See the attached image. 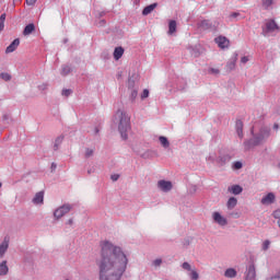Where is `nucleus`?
<instances>
[{"instance_id": "nucleus-9", "label": "nucleus", "mask_w": 280, "mask_h": 280, "mask_svg": "<svg viewBox=\"0 0 280 280\" xmlns=\"http://www.w3.org/2000/svg\"><path fill=\"white\" fill-rule=\"evenodd\" d=\"M257 271L255 270V265L250 264L245 270V280H256Z\"/></svg>"}, {"instance_id": "nucleus-45", "label": "nucleus", "mask_w": 280, "mask_h": 280, "mask_svg": "<svg viewBox=\"0 0 280 280\" xmlns=\"http://www.w3.org/2000/svg\"><path fill=\"white\" fill-rule=\"evenodd\" d=\"M57 167H58V164H56L55 162H52V163H51V166H50L51 172H56Z\"/></svg>"}, {"instance_id": "nucleus-32", "label": "nucleus", "mask_w": 280, "mask_h": 280, "mask_svg": "<svg viewBox=\"0 0 280 280\" xmlns=\"http://www.w3.org/2000/svg\"><path fill=\"white\" fill-rule=\"evenodd\" d=\"M69 73H71V67L62 66L61 67V75H69Z\"/></svg>"}, {"instance_id": "nucleus-10", "label": "nucleus", "mask_w": 280, "mask_h": 280, "mask_svg": "<svg viewBox=\"0 0 280 280\" xmlns=\"http://www.w3.org/2000/svg\"><path fill=\"white\" fill-rule=\"evenodd\" d=\"M212 218L214 222L219 224V226H226V224H229V221L226 220V218L222 217L220 212H213Z\"/></svg>"}, {"instance_id": "nucleus-59", "label": "nucleus", "mask_w": 280, "mask_h": 280, "mask_svg": "<svg viewBox=\"0 0 280 280\" xmlns=\"http://www.w3.org/2000/svg\"><path fill=\"white\" fill-rule=\"evenodd\" d=\"M100 16H104V12H102V13L100 14Z\"/></svg>"}, {"instance_id": "nucleus-55", "label": "nucleus", "mask_w": 280, "mask_h": 280, "mask_svg": "<svg viewBox=\"0 0 280 280\" xmlns=\"http://www.w3.org/2000/svg\"><path fill=\"white\" fill-rule=\"evenodd\" d=\"M67 224H69L71 226L73 224V219H69Z\"/></svg>"}, {"instance_id": "nucleus-46", "label": "nucleus", "mask_w": 280, "mask_h": 280, "mask_svg": "<svg viewBox=\"0 0 280 280\" xmlns=\"http://www.w3.org/2000/svg\"><path fill=\"white\" fill-rule=\"evenodd\" d=\"M4 27H5V22L0 20V32H3Z\"/></svg>"}, {"instance_id": "nucleus-40", "label": "nucleus", "mask_w": 280, "mask_h": 280, "mask_svg": "<svg viewBox=\"0 0 280 280\" xmlns=\"http://www.w3.org/2000/svg\"><path fill=\"white\" fill-rule=\"evenodd\" d=\"M209 73H211L212 75H218L220 73V69L218 68H210L208 70Z\"/></svg>"}, {"instance_id": "nucleus-34", "label": "nucleus", "mask_w": 280, "mask_h": 280, "mask_svg": "<svg viewBox=\"0 0 280 280\" xmlns=\"http://www.w3.org/2000/svg\"><path fill=\"white\" fill-rule=\"evenodd\" d=\"M269 249H270V241L266 240V241L262 242L261 250L266 252V250H269Z\"/></svg>"}, {"instance_id": "nucleus-31", "label": "nucleus", "mask_w": 280, "mask_h": 280, "mask_svg": "<svg viewBox=\"0 0 280 280\" xmlns=\"http://www.w3.org/2000/svg\"><path fill=\"white\" fill-rule=\"evenodd\" d=\"M0 78L1 80H4V82H10V80H12V75L8 72H1Z\"/></svg>"}, {"instance_id": "nucleus-18", "label": "nucleus", "mask_w": 280, "mask_h": 280, "mask_svg": "<svg viewBox=\"0 0 280 280\" xmlns=\"http://www.w3.org/2000/svg\"><path fill=\"white\" fill-rule=\"evenodd\" d=\"M10 272V268L8 267V260H2L0 262V277H5Z\"/></svg>"}, {"instance_id": "nucleus-3", "label": "nucleus", "mask_w": 280, "mask_h": 280, "mask_svg": "<svg viewBox=\"0 0 280 280\" xmlns=\"http://www.w3.org/2000/svg\"><path fill=\"white\" fill-rule=\"evenodd\" d=\"M114 124L118 127L120 137L124 141L128 139V132H130V116L126 110L118 109L114 115Z\"/></svg>"}, {"instance_id": "nucleus-22", "label": "nucleus", "mask_w": 280, "mask_h": 280, "mask_svg": "<svg viewBox=\"0 0 280 280\" xmlns=\"http://www.w3.org/2000/svg\"><path fill=\"white\" fill-rule=\"evenodd\" d=\"M35 30H36V26L34 25V23H31L24 27L23 35L30 36V34H32Z\"/></svg>"}, {"instance_id": "nucleus-29", "label": "nucleus", "mask_w": 280, "mask_h": 280, "mask_svg": "<svg viewBox=\"0 0 280 280\" xmlns=\"http://www.w3.org/2000/svg\"><path fill=\"white\" fill-rule=\"evenodd\" d=\"M63 139H65V137L60 136L55 140L54 150H58V148H60V145H62Z\"/></svg>"}, {"instance_id": "nucleus-58", "label": "nucleus", "mask_w": 280, "mask_h": 280, "mask_svg": "<svg viewBox=\"0 0 280 280\" xmlns=\"http://www.w3.org/2000/svg\"><path fill=\"white\" fill-rule=\"evenodd\" d=\"M129 86H132V81L131 80H129Z\"/></svg>"}, {"instance_id": "nucleus-43", "label": "nucleus", "mask_w": 280, "mask_h": 280, "mask_svg": "<svg viewBox=\"0 0 280 280\" xmlns=\"http://www.w3.org/2000/svg\"><path fill=\"white\" fill-rule=\"evenodd\" d=\"M272 215H273L275 220L279 221L280 220V208L277 209L276 211H273Z\"/></svg>"}, {"instance_id": "nucleus-6", "label": "nucleus", "mask_w": 280, "mask_h": 280, "mask_svg": "<svg viewBox=\"0 0 280 280\" xmlns=\"http://www.w3.org/2000/svg\"><path fill=\"white\" fill-rule=\"evenodd\" d=\"M158 188L160 191H163L164 194H168L171 189H174V185L170 180L160 179L158 182Z\"/></svg>"}, {"instance_id": "nucleus-53", "label": "nucleus", "mask_w": 280, "mask_h": 280, "mask_svg": "<svg viewBox=\"0 0 280 280\" xmlns=\"http://www.w3.org/2000/svg\"><path fill=\"white\" fill-rule=\"evenodd\" d=\"M100 133V128L95 127L94 128V135H98Z\"/></svg>"}, {"instance_id": "nucleus-21", "label": "nucleus", "mask_w": 280, "mask_h": 280, "mask_svg": "<svg viewBox=\"0 0 280 280\" xmlns=\"http://www.w3.org/2000/svg\"><path fill=\"white\" fill-rule=\"evenodd\" d=\"M224 277L228 279H235L237 277V271L233 268H229L225 270Z\"/></svg>"}, {"instance_id": "nucleus-30", "label": "nucleus", "mask_w": 280, "mask_h": 280, "mask_svg": "<svg viewBox=\"0 0 280 280\" xmlns=\"http://www.w3.org/2000/svg\"><path fill=\"white\" fill-rule=\"evenodd\" d=\"M93 154H95V149L94 148H86L85 149L84 156L86 159H91V156H93Z\"/></svg>"}, {"instance_id": "nucleus-57", "label": "nucleus", "mask_w": 280, "mask_h": 280, "mask_svg": "<svg viewBox=\"0 0 280 280\" xmlns=\"http://www.w3.org/2000/svg\"><path fill=\"white\" fill-rule=\"evenodd\" d=\"M88 174H93V170H89V171H88Z\"/></svg>"}, {"instance_id": "nucleus-60", "label": "nucleus", "mask_w": 280, "mask_h": 280, "mask_svg": "<svg viewBox=\"0 0 280 280\" xmlns=\"http://www.w3.org/2000/svg\"><path fill=\"white\" fill-rule=\"evenodd\" d=\"M1 187H3V184H1V182H0V189H1Z\"/></svg>"}, {"instance_id": "nucleus-1", "label": "nucleus", "mask_w": 280, "mask_h": 280, "mask_svg": "<svg viewBox=\"0 0 280 280\" xmlns=\"http://www.w3.org/2000/svg\"><path fill=\"white\" fill-rule=\"evenodd\" d=\"M97 267L98 280H121L128 268V256L120 246L105 241Z\"/></svg>"}, {"instance_id": "nucleus-20", "label": "nucleus", "mask_w": 280, "mask_h": 280, "mask_svg": "<svg viewBox=\"0 0 280 280\" xmlns=\"http://www.w3.org/2000/svg\"><path fill=\"white\" fill-rule=\"evenodd\" d=\"M121 56H124V47L119 46L114 49V60L121 59Z\"/></svg>"}, {"instance_id": "nucleus-54", "label": "nucleus", "mask_w": 280, "mask_h": 280, "mask_svg": "<svg viewBox=\"0 0 280 280\" xmlns=\"http://www.w3.org/2000/svg\"><path fill=\"white\" fill-rule=\"evenodd\" d=\"M196 186H192V188L189 190L191 194H196Z\"/></svg>"}, {"instance_id": "nucleus-25", "label": "nucleus", "mask_w": 280, "mask_h": 280, "mask_svg": "<svg viewBox=\"0 0 280 280\" xmlns=\"http://www.w3.org/2000/svg\"><path fill=\"white\" fill-rule=\"evenodd\" d=\"M188 277H189L190 280H198V279H200V275L198 273L196 268H194L192 270L189 271Z\"/></svg>"}, {"instance_id": "nucleus-23", "label": "nucleus", "mask_w": 280, "mask_h": 280, "mask_svg": "<svg viewBox=\"0 0 280 280\" xmlns=\"http://www.w3.org/2000/svg\"><path fill=\"white\" fill-rule=\"evenodd\" d=\"M230 161H231V155H229V154L220 155L218 158L219 165H226V163H229Z\"/></svg>"}, {"instance_id": "nucleus-24", "label": "nucleus", "mask_w": 280, "mask_h": 280, "mask_svg": "<svg viewBox=\"0 0 280 280\" xmlns=\"http://www.w3.org/2000/svg\"><path fill=\"white\" fill-rule=\"evenodd\" d=\"M151 266L153 267V269L160 270L161 266H163V258H155L154 260H152Z\"/></svg>"}, {"instance_id": "nucleus-13", "label": "nucleus", "mask_w": 280, "mask_h": 280, "mask_svg": "<svg viewBox=\"0 0 280 280\" xmlns=\"http://www.w3.org/2000/svg\"><path fill=\"white\" fill-rule=\"evenodd\" d=\"M276 200L275 192H268L265 197L261 198L260 202L261 205H272Z\"/></svg>"}, {"instance_id": "nucleus-44", "label": "nucleus", "mask_w": 280, "mask_h": 280, "mask_svg": "<svg viewBox=\"0 0 280 280\" xmlns=\"http://www.w3.org/2000/svg\"><path fill=\"white\" fill-rule=\"evenodd\" d=\"M112 180L115 183L117 180H119V175L118 174H114L110 176Z\"/></svg>"}, {"instance_id": "nucleus-50", "label": "nucleus", "mask_w": 280, "mask_h": 280, "mask_svg": "<svg viewBox=\"0 0 280 280\" xmlns=\"http://www.w3.org/2000/svg\"><path fill=\"white\" fill-rule=\"evenodd\" d=\"M237 16H240V13L237 12H234L231 14V19H237Z\"/></svg>"}, {"instance_id": "nucleus-51", "label": "nucleus", "mask_w": 280, "mask_h": 280, "mask_svg": "<svg viewBox=\"0 0 280 280\" xmlns=\"http://www.w3.org/2000/svg\"><path fill=\"white\" fill-rule=\"evenodd\" d=\"M267 280H280V276H273V277H271V278H269Z\"/></svg>"}, {"instance_id": "nucleus-39", "label": "nucleus", "mask_w": 280, "mask_h": 280, "mask_svg": "<svg viewBox=\"0 0 280 280\" xmlns=\"http://www.w3.org/2000/svg\"><path fill=\"white\" fill-rule=\"evenodd\" d=\"M2 120L5 121V124H10L11 118L9 113H3L2 114Z\"/></svg>"}, {"instance_id": "nucleus-14", "label": "nucleus", "mask_w": 280, "mask_h": 280, "mask_svg": "<svg viewBox=\"0 0 280 280\" xmlns=\"http://www.w3.org/2000/svg\"><path fill=\"white\" fill-rule=\"evenodd\" d=\"M19 45H21V39L15 38L5 49V54H12L16 51Z\"/></svg>"}, {"instance_id": "nucleus-5", "label": "nucleus", "mask_w": 280, "mask_h": 280, "mask_svg": "<svg viewBox=\"0 0 280 280\" xmlns=\"http://www.w3.org/2000/svg\"><path fill=\"white\" fill-rule=\"evenodd\" d=\"M272 32H279V25L275 20H268L266 26L262 28L264 36H269Z\"/></svg>"}, {"instance_id": "nucleus-35", "label": "nucleus", "mask_w": 280, "mask_h": 280, "mask_svg": "<svg viewBox=\"0 0 280 280\" xmlns=\"http://www.w3.org/2000/svg\"><path fill=\"white\" fill-rule=\"evenodd\" d=\"M273 3V0H262V8H265V10H268V8H270Z\"/></svg>"}, {"instance_id": "nucleus-15", "label": "nucleus", "mask_w": 280, "mask_h": 280, "mask_svg": "<svg viewBox=\"0 0 280 280\" xmlns=\"http://www.w3.org/2000/svg\"><path fill=\"white\" fill-rule=\"evenodd\" d=\"M156 8H159V3H156V2L147 5V7L142 10V16H148V14H152V12H154V10H156Z\"/></svg>"}, {"instance_id": "nucleus-49", "label": "nucleus", "mask_w": 280, "mask_h": 280, "mask_svg": "<svg viewBox=\"0 0 280 280\" xmlns=\"http://www.w3.org/2000/svg\"><path fill=\"white\" fill-rule=\"evenodd\" d=\"M104 25H106V20H101L98 22V27H104Z\"/></svg>"}, {"instance_id": "nucleus-36", "label": "nucleus", "mask_w": 280, "mask_h": 280, "mask_svg": "<svg viewBox=\"0 0 280 280\" xmlns=\"http://www.w3.org/2000/svg\"><path fill=\"white\" fill-rule=\"evenodd\" d=\"M37 89L38 91H47L49 89V83H39Z\"/></svg>"}, {"instance_id": "nucleus-2", "label": "nucleus", "mask_w": 280, "mask_h": 280, "mask_svg": "<svg viewBox=\"0 0 280 280\" xmlns=\"http://www.w3.org/2000/svg\"><path fill=\"white\" fill-rule=\"evenodd\" d=\"M250 135L253 138L245 140L243 143L245 150H253V148L261 145L264 141H268L270 138V127H261L257 133H255V128H252Z\"/></svg>"}, {"instance_id": "nucleus-52", "label": "nucleus", "mask_w": 280, "mask_h": 280, "mask_svg": "<svg viewBox=\"0 0 280 280\" xmlns=\"http://www.w3.org/2000/svg\"><path fill=\"white\" fill-rule=\"evenodd\" d=\"M5 18H7L5 13H2V14L0 15V21H4V22H5Z\"/></svg>"}, {"instance_id": "nucleus-41", "label": "nucleus", "mask_w": 280, "mask_h": 280, "mask_svg": "<svg viewBox=\"0 0 280 280\" xmlns=\"http://www.w3.org/2000/svg\"><path fill=\"white\" fill-rule=\"evenodd\" d=\"M147 97H150V91L145 89L141 94V100H145Z\"/></svg>"}, {"instance_id": "nucleus-42", "label": "nucleus", "mask_w": 280, "mask_h": 280, "mask_svg": "<svg viewBox=\"0 0 280 280\" xmlns=\"http://www.w3.org/2000/svg\"><path fill=\"white\" fill-rule=\"evenodd\" d=\"M138 92L137 90H132L130 94L131 102H135L137 100Z\"/></svg>"}, {"instance_id": "nucleus-48", "label": "nucleus", "mask_w": 280, "mask_h": 280, "mask_svg": "<svg viewBox=\"0 0 280 280\" xmlns=\"http://www.w3.org/2000/svg\"><path fill=\"white\" fill-rule=\"evenodd\" d=\"M241 62L242 65H246V62H248V57L247 56L242 57Z\"/></svg>"}, {"instance_id": "nucleus-11", "label": "nucleus", "mask_w": 280, "mask_h": 280, "mask_svg": "<svg viewBox=\"0 0 280 280\" xmlns=\"http://www.w3.org/2000/svg\"><path fill=\"white\" fill-rule=\"evenodd\" d=\"M214 43H217L218 47H220V49H226L230 45L229 38H226L225 36H218L214 39Z\"/></svg>"}, {"instance_id": "nucleus-7", "label": "nucleus", "mask_w": 280, "mask_h": 280, "mask_svg": "<svg viewBox=\"0 0 280 280\" xmlns=\"http://www.w3.org/2000/svg\"><path fill=\"white\" fill-rule=\"evenodd\" d=\"M8 248H10V236H4L3 241L0 243V259L5 257Z\"/></svg>"}, {"instance_id": "nucleus-47", "label": "nucleus", "mask_w": 280, "mask_h": 280, "mask_svg": "<svg viewBox=\"0 0 280 280\" xmlns=\"http://www.w3.org/2000/svg\"><path fill=\"white\" fill-rule=\"evenodd\" d=\"M26 4L27 5H35L36 4V0H26Z\"/></svg>"}, {"instance_id": "nucleus-33", "label": "nucleus", "mask_w": 280, "mask_h": 280, "mask_svg": "<svg viewBox=\"0 0 280 280\" xmlns=\"http://www.w3.org/2000/svg\"><path fill=\"white\" fill-rule=\"evenodd\" d=\"M182 268L183 270H185L186 272H190V270H192L194 268L191 267V264L185 261L182 264Z\"/></svg>"}, {"instance_id": "nucleus-28", "label": "nucleus", "mask_w": 280, "mask_h": 280, "mask_svg": "<svg viewBox=\"0 0 280 280\" xmlns=\"http://www.w3.org/2000/svg\"><path fill=\"white\" fill-rule=\"evenodd\" d=\"M159 141H160L161 145H163L164 148H170V140H167V137L161 136L159 138Z\"/></svg>"}, {"instance_id": "nucleus-8", "label": "nucleus", "mask_w": 280, "mask_h": 280, "mask_svg": "<svg viewBox=\"0 0 280 280\" xmlns=\"http://www.w3.org/2000/svg\"><path fill=\"white\" fill-rule=\"evenodd\" d=\"M33 205L36 207H43L45 205V191H38L32 199Z\"/></svg>"}, {"instance_id": "nucleus-38", "label": "nucleus", "mask_w": 280, "mask_h": 280, "mask_svg": "<svg viewBox=\"0 0 280 280\" xmlns=\"http://www.w3.org/2000/svg\"><path fill=\"white\" fill-rule=\"evenodd\" d=\"M71 93H73V91L71 89H65L61 91V95L63 97H69V95H71Z\"/></svg>"}, {"instance_id": "nucleus-37", "label": "nucleus", "mask_w": 280, "mask_h": 280, "mask_svg": "<svg viewBox=\"0 0 280 280\" xmlns=\"http://www.w3.org/2000/svg\"><path fill=\"white\" fill-rule=\"evenodd\" d=\"M233 170H242L244 167V164L241 161H236L232 165Z\"/></svg>"}, {"instance_id": "nucleus-19", "label": "nucleus", "mask_w": 280, "mask_h": 280, "mask_svg": "<svg viewBox=\"0 0 280 280\" xmlns=\"http://www.w3.org/2000/svg\"><path fill=\"white\" fill-rule=\"evenodd\" d=\"M234 207H237V198L230 197L226 202V208L229 209V211H233Z\"/></svg>"}, {"instance_id": "nucleus-27", "label": "nucleus", "mask_w": 280, "mask_h": 280, "mask_svg": "<svg viewBox=\"0 0 280 280\" xmlns=\"http://www.w3.org/2000/svg\"><path fill=\"white\" fill-rule=\"evenodd\" d=\"M176 32V21L171 20L168 23V34L172 35Z\"/></svg>"}, {"instance_id": "nucleus-56", "label": "nucleus", "mask_w": 280, "mask_h": 280, "mask_svg": "<svg viewBox=\"0 0 280 280\" xmlns=\"http://www.w3.org/2000/svg\"><path fill=\"white\" fill-rule=\"evenodd\" d=\"M273 130H279V124L273 125Z\"/></svg>"}, {"instance_id": "nucleus-26", "label": "nucleus", "mask_w": 280, "mask_h": 280, "mask_svg": "<svg viewBox=\"0 0 280 280\" xmlns=\"http://www.w3.org/2000/svg\"><path fill=\"white\" fill-rule=\"evenodd\" d=\"M200 27H201V30H211V27H212L211 21H209V20L201 21Z\"/></svg>"}, {"instance_id": "nucleus-12", "label": "nucleus", "mask_w": 280, "mask_h": 280, "mask_svg": "<svg viewBox=\"0 0 280 280\" xmlns=\"http://www.w3.org/2000/svg\"><path fill=\"white\" fill-rule=\"evenodd\" d=\"M236 135L240 139H244V122L240 119L235 122Z\"/></svg>"}, {"instance_id": "nucleus-4", "label": "nucleus", "mask_w": 280, "mask_h": 280, "mask_svg": "<svg viewBox=\"0 0 280 280\" xmlns=\"http://www.w3.org/2000/svg\"><path fill=\"white\" fill-rule=\"evenodd\" d=\"M73 209V205L71 203H63L62 206L55 209L52 215L55 220H61V218H65L67 213H69Z\"/></svg>"}, {"instance_id": "nucleus-17", "label": "nucleus", "mask_w": 280, "mask_h": 280, "mask_svg": "<svg viewBox=\"0 0 280 280\" xmlns=\"http://www.w3.org/2000/svg\"><path fill=\"white\" fill-rule=\"evenodd\" d=\"M228 191L230 194H233V196H240V194H242V191H244V188L240 185H232L228 188Z\"/></svg>"}, {"instance_id": "nucleus-16", "label": "nucleus", "mask_w": 280, "mask_h": 280, "mask_svg": "<svg viewBox=\"0 0 280 280\" xmlns=\"http://www.w3.org/2000/svg\"><path fill=\"white\" fill-rule=\"evenodd\" d=\"M237 52H234L233 56L230 58V60L226 63V69L229 71H233V69H235V65L237 62Z\"/></svg>"}]
</instances>
